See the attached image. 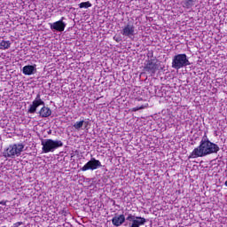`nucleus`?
<instances>
[{"label": "nucleus", "mask_w": 227, "mask_h": 227, "mask_svg": "<svg viewBox=\"0 0 227 227\" xmlns=\"http://www.w3.org/2000/svg\"><path fill=\"white\" fill-rule=\"evenodd\" d=\"M114 40L117 41V42H120L118 39H116V37H114Z\"/></svg>", "instance_id": "obj_20"}, {"label": "nucleus", "mask_w": 227, "mask_h": 227, "mask_svg": "<svg viewBox=\"0 0 227 227\" xmlns=\"http://www.w3.org/2000/svg\"><path fill=\"white\" fill-rule=\"evenodd\" d=\"M98 168H102V163L100 160L91 158L90 160H89L82 168L81 171H89L90 169L91 171H95V169H98Z\"/></svg>", "instance_id": "obj_7"}, {"label": "nucleus", "mask_w": 227, "mask_h": 227, "mask_svg": "<svg viewBox=\"0 0 227 227\" xmlns=\"http://www.w3.org/2000/svg\"><path fill=\"white\" fill-rule=\"evenodd\" d=\"M64 17L61 18L59 21L54 22L53 24H51L50 27L51 29H54L55 31H59V33H63L65 31V28L67 27V24L63 22Z\"/></svg>", "instance_id": "obj_10"}, {"label": "nucleus", "mask_w": 227, "mask_h": 227, "mask_svg": "<svg viewBox=\"0 0 227 227\" xmlns=\"http://www.w3.org/2000/svg\"><path fill=\"white\" fill-rule=\"evenodd\" d=\"M183 6L187 10L192 8V6H194V0H184Z\"/></svg>", "instance_id": "obj_15"}, {"label": "nucleus", "mask_w": 227, "mask_h": 227, "mask_svg": "<svg viewBox=\"0 0 227 227\" xmlns=\"http://www.w3.org/2000/svg\"><path fill=\"white\" fill-rule=\"evenodd\" d=\"M0 205H3L4 207L6 206V200L0 201Z\"/></svg>", "instance_id": "obj_19"}, {"label": "nucleus", "mask_w": 227, "mask_h": 227, "mask_svg": "<svg viewBox=\"0 0 227 227\" xmlns=\"http://www.w3.org/2000/svg\"><path fill=\"white\" fill-rule=\"evenodd\" d=\"M35 66H25L23 67L22 72L24 74V75H33V74L35 73Z\"/></svg>", "instance_id": "obj_13"}, {"label": "nucleus", "mask_w": 227, "mask_h": 227, "mask_svg": "<svg viewBox=\"0 0 227 227\" xmlns=\"http://www.w3.org/2000/svg\"><path fill=\"white\" fill-rule=\"evenodd\" d=\"M121 35L127 36L128 38L136 36V27H134L132 24L124 26V27L121 29Z\"/></svg>", "instance_id": "obj_9"}, {"label": "nucleus", "mask_w": 227, "mask_h": 227, "mask_svg": "<svg viewBox=\"0 0 227 227\" xmlns=\"http://www.w3.org/2000/svg\"><path fill=\"white\" fill-rule=\"evenodd\" d=\"M42 145V153H51L58 150V148H61L63 146V143L61 140H53V139H44L41 142Z\"/></svg>", "instance_id": "obj_3"}, {"label": "nucleus", "mask_w": 227, "mask_h": 227, "mask_svg": "<svg viewBox=\"0 0 227 227\" xmlns=\"http://www.w3.org/2000/svg\"><path fill=\"white\" fill-rule=\"evenodd\" d=\"M144 70L148 74H155L159 70V59L156 57L146 60L145 64Z\"/></svg>", "instance_id": "obj_5"}, {"label": "nucleus", "mask_w": 227, "mask_h": 227, "mask_svg": "<svg viewBox=\"0 0 227 227\" xmlns=\"http://www.w3.org/2000/svg\"><path fill=\"white\" fill-rule=\"evenodd\" d=\"M143 100V98H139L138 101Z\"/></svg>", "instance_id": "obj_22"}, {"label": "nucleus", "mask_w": 227, "mask_h": 227, "mask_svg": "<svg viewBox=\"0 0 227 227\" xmlns=\"http://www.w3.org/2000/svg\"><path fill=\"white\" fill-rule=\"evenodd\" d=\"M224 185H225V187H227V180L225 181Z\"/></svg>", "instance_id": "obj_21"}, {"label": "nucleus", "mask_w": 227, "mask_h": 227, "mask_svg": "<svg viewBox=\"0 0 227 227\" xmlns=\"http://www.w3.org/2000/svg\"><path fill=\"white\" fill-rule=\"evenodd\" d=\"M40 106H45V102L42 100L40 94H37L35 99L32 102V105H30L28 108V113L30 114H35V113H36V109H38Z\"/></svg>", "instance_id": "obj_8"}, {"label": "nucleus", "mask_w": 227, "mask_h": 227, "mask_svg": "<svg viewBox=\"0 0 227 227\" xmlns=\"http://www.w3.org/2000/svg\"><path fill=\"white\" fill-rule=\"evenodd\" d=\"M221 148L217 144L212 143L208 138L202 139L200 145L193 149V151L189 155V159H198V157H207V155H211V153H217Z\"/></svg>", "instance_id": "obj_1"}, {"label": "nucleus", "mask_w": 227, "mask_h": 227, "mask_svg": "<svg viewBox=\"0 0 227 227\" xmlns=\"http://www.w3.org/2000/svg\"><path fill=\"white\" fill-rule=\"evenodd\" d=\"M84 125V121H76L74 124V128L76 129V130H79V129H82V127Z\"/></svg>", "instance_id": "obj_17"}, {"label": "nucleus", "mask_w": 227, "mask_h": 227, "mask_svg": "<svg viewBox=\"0 0 227 227\" xmlns=\"http://www.w3.org/2000/svg\"><path fill=\"white\" fill-rule=\"evenodd\" d=\"M12 45V43H10V41H1L0 42V49H4V50H6V49H10Z\"/></svg>", "instance_id": "obj_14"}, {"label": "nucleus", "mask_w": 227, "mask_h": 227, "mask_svg": "<svg viewBox=\"0 0 227 227\" xmlns=\"http://www.w3.org/2000/svg\"><path fill=\"white\" fill-rule=\"evenodd\" d=\"M189 65H191V62L185 53L177 54L172 59V68H175V70H180V68L189 67Z\"/></svg>", "instance_id": "obj_4"}, {"label": "nucleus", "mask_w": 227, "mask_h": 227, "mask_svg": "<svg viewBox=\"0 0 227 227\" xmlns=\"http://www.w3.org/2000/svg\"><path fill=\"white\" fill-rule=\"evenodd\" d=\"M51 114H52V110L47 106H43L39 111V116H41V118H49Z\"/></svg>", "instance_id": "obj_12"}, {"label": "nucleus", "mask_w": 227, "mask_h": 227, "mask_svg": "<svg viewBox=\"0 0 227 227\" xmlns=\"http://www.w3.org/2000/svg\"><path fill=\"white\" fill-rule=\"evenodd\" d=\"M125 223V215H120L119 216H114L112 219V224L114 226H121Z\"/></svg>", "instance_id": "obj_11"}, {"label": "nucleus", "mask_w": 227, "mask_h": 227, "mask_svg": "<svg viewBox=\"0 0 227 227\" xmlns=\"http://www.w3.org/2000/svg\"><path fill=\"white\" fill-rule=\"evenodd\" d=\"M22 152H24V144H13L4 150L3 156L5 159H15L20 157Z\"/></svg>", "instance_id": "obj_2"}, {"label": "nucleus", "mask_w": 227, "mask_h": 227, "mask_svg": "<svg viewBox=\"0 0 227 227\" xmlns=\"http://www.w3.org/2000/svg\"><path fill=\"white\" fill-rule=\"evenodd\" d=\"M92 4L90 1L88 2H82L81 4H79V8H91Z\"/></svg>", "instance_id": "obj_16"}, {"label": "nucleus", "mask_w": 227, "mask_h": 227, "mask_svg": "<svg viewBox=\"0 0 227 227\" xmlns=\"http://www.w3.org/2000/svg\"><path fill=\"white\" fill-rule=\"evenodd\" d=\"M145 107H147V106L142 105V106H137V107L132 108V111H133L134 113H136V112H137V111H139V110H141V109H145Z\"/></svg>", "instance_id": "obj_18"}, {"label": "nucleus", "mask_w": 227, "mask_h": 227, "mask_svg": "<svg viewBox=\"0 0 227 227\" xmlns=\"http://www.w3.org/2000/svg\"><path fill=\"white\" fill-rule=\"evenodd\" d=\"M126 221H129V227H140V226H145L146 224V218L142 217V216H136L133 215L132 214H129Z\"/></svg>", "instance_id": "obj_6"}]
</instances>
